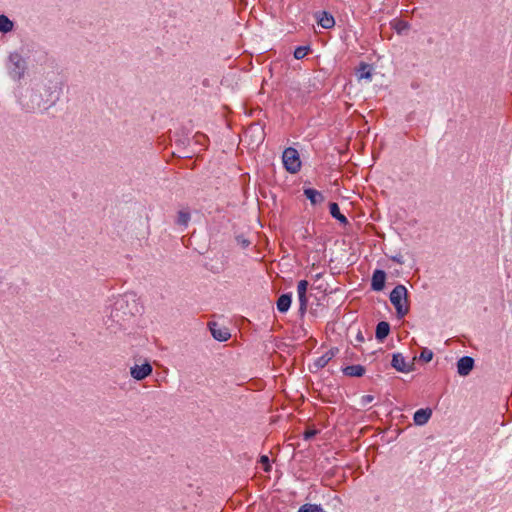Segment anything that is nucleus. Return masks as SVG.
<instances>
[{"instance_id":"nucleus-1","label":"nucleus","mask_w":512,"mask_h":512,"mask_svg":"<svg viewBox=\"0 0 512 512\" xmlns=\"http://www.w3.org/2000/svg\"><path fill=\"white\" fill-rule=\"evenodd\" d=\"M139 312V305L136 300V295L127 293L116 299L111 310V317L113 321L119 325H123L127 317Z\"/></svg>"},{"instance_id":"nucleus-2","label":"nucleus","mask_w":512,"mask_h":512,"mask_svg":"<svg viewBox=\"0 0 512 512\" xmlns=\"http://www.w3.org/2000/svg\"><path fill=\"white\" fill-rule=\"evenodd\" d=\"M390 301L396 309L397 316L403 318L409 312L408 290L399 284L390 293Z\"/></svg>"},{"instance_id":"nucleus-3","label":"nucleus","mask_w":512,"mask_h":512,"mask_svg":"<svg viewBox=\"0 0 512 512\" xmlns=\"http://www.w3.org/2000/svg\"><path fill=\"white\" fill-rule=\"evenodd\" d=\"M8 70L14 80H20L24 76L26 62L19 53L14 52L9 55Z\"/></svg>"},{"instance_id":"nucleus-4","label":"nucleus","mask_w":512,"mask_h":512,"mask_svg":"<svg viewBox=\"0 0 512 512\" xmlns=\"http://www.w3.org/2000/svg\"><path fill=\"white\" fill-rule=\"evenodd\" d=\"M282 161L285 169L292 174L297 173L301 168L299 154L295 148H286L282 155Z\"/></svg>"},{"instance_id":"nucleus-5","label":"nucleus","mask_w":512,"mask_h":512,"mask_svg":"<svg viewBox=\"0 0 512 512\" xmlns=\"http://www.w3.org/2000/svg\"><path fill=\"white\" fill-rule=\"evenodd\" d=\"M308 281L300 280L297 285V294L299 301V313L303 316L307 311L308 298H307V289H308Z\"/></svg>"},{"instance_id":"nucleus-6","label":"nucleus","mask_w":512,"mask_h":512,"mask_svg":"<svg viewBox=\"0 0 512 512\" xmlns=\"http://www.w3.org/2000/svg\"><path fill=\"white\" fill-rule=\"evenodd\" d=\"M153 368L149 362L142 365H134L130 368V375L133 379L141 381L152 374Z\"/></svg>"},{"instance_id":"nucleus-7","label":"nucleus","mask_w":512,"mask_h":512,"mask_svg":"<svg viewBox=\"0 0 512 512\" xmlns=\"http://www.w3.org/2000/svg\"><path fill=\"white\" fill-rule=\"evenodd\" d=\"M391 365L402 373H408L413 370V363L407 362L401 353H394L392 355Z\"/></svg>"},{"instance_id":"nucleus-8","label":"nucleus","mask_w":512,"mask_h":512,"mask_svg":"<svg viewBox=\"0 0 512 512\" xmlns=\"http://www.w3.org/2000/svg\"><path fill=\"white\" fill-rule=\"evenodd\" d=\"M209 328L214 339L218 341H226L230 338V332L227 328L213 322L209 324Z\"/></svg>"},{"instance_id":"nucleus-9","label":"nucleus","mask_w":512,"mask_h":512,"mask_svg":"<svg viewBox=\"0 0 512 512\" xmlns=\"http://www.w3.org/2000/svg\"><path fill=\"white\" fill-rule=\"evenodd\" d=\"M473 367L474 359L469 356H463L457 362V372L461 376H467Z\"/></svg>"},{"instance_id":"nucleus-10","label":"nucleus","mask_w":512,"mask_h":512,"mask_svg":"<svg viewBox=\"0 0 512 512\" xmlns=\"http://www.w3.org/2000/svg\"><path fill=\"white\" fill-rule=\"evenodd\" d=\"M386 273L383 270H375L372 275L371 288L374 291H381L385 286Z\"/></svg>"},{"instance_id":"nucleus-11","label":"nucleus","mask_w":512,"mask_h":512,"mask_svg":"<svg viewBox=\"0 0 512 512\" xmlns=\"http://www.w3.org/2000/svg\"><path fill=\"white\" fill-rule=\"evenodd\" d=\"M316 19L318 25H320L324 29H330L335 25L334 17L326 11L317 13Z\"/></svg>"},{"instance_id":"nucleus-12","label":"nucleus","mask_w":512,"mask_h":512,"mask_svg":"<svg viewBox=\"0 0 512 512\" xmlns=\"http://www.w3.org/2000/svg\"><path fill=\"white\" fill-rule=\"evenodd\" d=\"M431 415H432L431 409H429V408L419 409L414 413V417H413L414 423L416 425H420V426L425 425L431 418Z\"/></svg>"},{"instance_id":"nucleus-13","label":"nucleus","mask_w":512,"mask_h":512,"mask_svg":"<svg viewBox=\"0 0 512 512\" xmlns=\"http://www.w3.org/2000/svg\"><path fill=\"white\" fill-rule=\"evenodd\" d=\"M304 195L310 200L311 204L316 205L324 201V196L318 190L313 188L304 189Z\"/></svg>"},{"instance_id":"nucleus-14","label":"nucleus","mask_w":512,"mask_h":512,"mask_svg":"<svg viewBox=\"0 0 512 512\" xmlns=\"http://www.w3.org/2000/svg\"><path fill=\"white\" fill-rule=\"evenodd\" d=\"M390 332V325L388 322L381 321L376 326L375 336L377 340L383 341Z\"/></svg>"},{"instance_id":"nucleus-15","label":"nucleus","mask_w":512,"mask_h":512,"mask_svg":"<svg viewBox=\"0 0 512 512\" xmlns=\"http://www.w3.org/2000/svg\"><path fill=\"white\" fill-rule=\"evenodd\" d=\"M291 295L290 294H282L277 300V309L281 313H285L289 310L291 306Z\"/></svg>"},{"instance_id":"nucleus-16","label":"nucleus","mask_w":512,"mask_h":512,"mask_svg":"<svg viewBox=\"0 0 512 512\" xmlns=\"http://www.w3.org/2000/svg\"><path fill=\"white\" fill-rule=\"evenodd\" d=\"M329 212H330L331 216L333 218L337 219L340 223H342V224H347L348 223V220H347L346 216H344L340 212V208H339L337 203L331 202L329 204Z\"/></svg>"},{"instance_id":"nucleus-17","label":"nucleus","mask_w":512,"mask_h":512,"mask_svg":"<svg viewBox=\"0 0 512 512\" xmlns=\"http://www.w3.org/2000/svg\"><path fill=\"white\" fill-rule=\"evenodd\" d=\"M343 372L347 376L361 377L365 373V368L362 365H350L345 367Z\"/></svg>"},{"instance_id":"nucleus-18","label":"nucleus","mask_w":512,"mask_h":512,"mask_svg":"<svg viewBox=\"0 0 512 512\" xmlns=\"http://www.w3.org/2000/svg\"><path fill=\"white\" fill-rule=\"evenodd\" d=\"M335 354L336 353L333 349L327 351L324 355H322L316 360L315 365L319 368L325 367L329 363V361L335 356Z\"/></svg>"},{"instance_id":"nucleus-19","label":"nucleus","mask_w":512,"mask_h":512,"mask_svg":"<svg viewBox=\"0 0 512 512\" xmlns=\"http://www.w3.org/2000/svg\"><path fill=\"white\" fill-rule=\"evenodd\" d=\"M13 22L5 15H0V32L8 33L13 30Z\"/></svg>"},{"instance_id":"nucleus-20","label":"nucleus","mask_w":512,"mask_h":512,"mask_svg":"<svg viewBox=\"0 0 512 512\" xmlns=\"http://www.w3.org/2000/svg\"><path fill=\"white\" fill-rule=\"evenodd\" d=\"M358 80L367 79L371 80L372 73L368 64L362 63L357 71Z\"/></svg>"},{"instance_id":"nucleus-21","label":"nucleus","mask_w":512,"mask_h":512,"mask_svg":"<svg viewBox=\"0 0 512 512\" xmlns=\"http://www.w3.org/2000/svg\"><path fill=\"white\" fill-rule=\"evenodd\" d=\"M392 27L396 30L398 34L403 33L410 29V24L407 21L401 19H395L392 22Z\"/></svg>"},{"instance_id":"nucleus-22","label":"nucleus","mask_w":512,"mask_h":512,"mask_svg":"<svg viewBox=\"0 0 512 512\" xmlns=\"http://www.w3.org/2000/svg\"><path fill=\"white\" fill-rule=\"evenodd\" d=\"M190 221V214L186 211H179L176 223L180 226L186 227Z\"/></svg>"},{"instance_id":"nucleus-23","label":"nucleus","mask_w":512,"mask_h":512,"mask_svg":"<svg viewBox=\"0 0 512 512\" xmlns=\"http://www.w3.org/2000/svg\"><path fill=\"white\" fill-rule=\"evenodd\" d=\"M298 512H325L321 506L315 504H305Z\"/></svg>"},{"instance_id":"nucleus-24","label":"nucleus","mask_w":512,"mask_h":512,"mask_svg":"<svg viewBox=\"0 0 512 512\" xmlns=\"http://www.w3.org/2000/svg\"><path fill=\"white\" fill-rule=\"evenodd\" d=\"M309 50H310V48L308 46L297 47L294 50L295 59L300 60V59L304 58L308 54Z\"/></svg>"},{"instance_id":"nucleus-25","label":"nucleus","mask_w":512,"mask_h":512,"mask_svg":"<svg viewBox=\"0 0 512 512\" xmlns=\"http://www.w3.org/2000/svg\"><path fill=\"white\" fill-rule=\"evenodd\" d=\"M433 358V352L428 349V348H424L421 353H420V359L423 360L424 362H430Z\"/></svg>"},{"instance_id":"nucleus-26","label":"nucleus","mask_w":512,"mask_h":512,"mask_svg":"<svg viewBox=\"0 0 512 512\" xmlns=\"http://www.w3.org/2000/svg\"><path fill=\"white\" fill-rule=\"evenodd\" d=\"M373 400H374V396H372V395H363V396L361 397V404H362L363 406H366V405H368L369 403H371Z\"/></svg>"},{"instance_id":"nucleus-27","label":"nucleus","mask_w":512,"mask_h":512,"mask_svg":"<svg viewBox=\"0 0 512 512\" xmlns=\"http://www.w3.org/2000/svg\"><path fill=\"white\" fill-rule=\"evenodd\" d=\"M391 260H392V261H394V262H396V263H397V264H399V265L404 264V257H403V255H402V254H400V253H399V254H396V255H394V256H392V257H391Z\"/></svg>"},{"instance_id":"nucleus-28","label":"nucleus","mask_w":512,"mask_h":512,"mask_svg":"<svg viewBox=\"0 0 512 512\" xmlns=\"http://www.w3.org/2000/svg\"><path fill=\"white\" fill-rule=\"evenodd\" d=\"M24 108L27 112H34L36 109H40V105L39 103H37V105H29V104H26L24 105Z\"/></svg>"},{"instance_id":"nucleus-29","label":"nucleus","mask_w":512,"mask_h":512,"mask_svg":"<svg viewBox=\"0 0 512 512\" xmlns=\"http://www.w3.org/2000/svg\"><path fill=\"white\" fill-rule=\"evenodd\" d=\"M260 461H261V463L266 465L265 470L268 471L270 468L268 456H266V455L261 456Z\"/></svg>"},{"instance_id":"nucleus-30","label":"nucleus","mask_w":512,"mask_h":512,"mask_svg":"<svg viewBox=\"0 0 512 512\" xmlns=\"http://www.w3.org/2000/svg\"><path fill=\"white\" fill-rule=\"evenodd\" d=\"M237 241L242 245V247L246 248L250 245V242L243 238V237H237Z\"/></svg>"},{"instance_id":"nucleus-31","label":"nucleus","mask_w":512,"mask_h":512,"mask_svg":"<svg viewBox=\"0 0 512 512\" xmlns=\"http://www.w3.org/2000/svg\"><path fill=\"white\" fill-rule=\"evenodd\" d=\"M197 137V141L201 144H203V142L206 140V136L203 135V134H199L196 136Z\"/></svg>"},{"instance_id":"nucleus-32","label":"nucleus","mask_w":512,"mask_h":512,"mask_svg":"<svg viewBox=\"0 0 512 512\" xmlns=\"http://www.w3.org/2000/svg\"><path fill=\"white\" fill-rule=\"evenodd\" d=\"M315 433H316L315 431H307V432L305 433V439H310V438H312V437L315 435Z\"/></svg>"},{"instance_id":"nucleus-33","label":"nucleus","mask_w":512,"mask_h":512,"mask_svg":"<svg viewBox=\"0 0 512 512\" xmlns=\"http://www.w3.org/2000/svg\"><path fill=\"white\" fill-rule=\"evenodd\" d=\"M39 96L36 93H31L32 102L38 101Z\"/></svg>"},{"instance_id":"nucleus-34","label":"nucleus","mask_w":512,"mask_h":512,"mask_svg":"<svg viewBox=\"0 0 512 512\" xmlns=\"http://www.w3.org/2000/svg\"><path fill=\"white\" fill-rule=\"evenodd\" d=\"M254 129V127H250L249 130L245 132V137L248 135L249 132H251Z\"/></svg>"},{"instance_id":"nucleus-35","label":"nucleus","mask_w":512,"mask_h":512,"mask_svg":"<svg viewBox=\"0 0 512 512\" xmlns=\"http://www.w3.org/2000/svg\"><path fill=\"white\" fill-rule=\"evenodd\" d=\"M358 340L362 341L363 340V336L359 333L358 336H357Z\"/></svg>"}]
</instances>
